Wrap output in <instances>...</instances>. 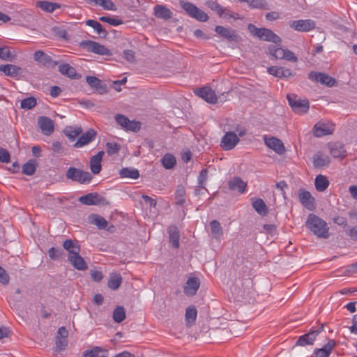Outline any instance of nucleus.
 I'll return each instance as SVG.
<instances>
[{
    "mask_svg": "<svg viewBox=\"0 0 357 357\" xmlns=\"http://www.w3.org/2000/svg\"><path fill=\"white\" fill-rule=\"evenodd\" d=\"M79 202L82 204L92 206V205H102L106 206L109 204L108 201L102 195L96 192H90L85 195L81 196L79 198Z\"/></svg>",
    "mask_w": 357,
    "mask_h": 357,
    "instance_id": "6",
    "label": "nucleus"
},
{
    "mask_svg": "<svg viewBox=\"0 0 357 357\" xmlns=\"http://www.w3.org/2000/svg\"><path fill=\"white\" fill-rule=\"evenodd\" d=\"M96 135L97 132L93 129L87 130L84 133L82 134L73 146L75 148H81L88 145L95 139Z\"/></svg>",
    "mask_w": 357,
    "mask_h": 357,
    "instance_id": "18",
    "label": "nucleus"
},
{
    "mask_svg": "<svg viewBox=\"0 0 357 357\" xmlns=\"http://www.w3.org/2000/svg\"><path fill=\"white\" fill-rule=\"evenodd\" d=\"M208 6L213 10H215V12H217V13L220 15V16H222L225 12V9L223 8L222 6H221L220 5L216 3L215 2H213V1H209L208 2Z\"/></svg>",
    "mask_w": 357,
    "mask_h": 357,
    "instance_id": "58",
    "label": "nucleus"
},
{
    "mask_svg": "<svg viewBox=\"0 0 357 357\" xmlns=\"http://www.w3.org/2000/svg\"><path fill=\"white\" fill-rule=\"evenodd\" d=\"M179 4L190 17L199 22H206L208 20V15L193 3L181 0Z\"/></svg>",
    "mask_w": 357,
    "mask_h": 357,
    "instance_id": "3",
    "label": "nucleus"
},
{
    "mask_svg": "<svg viewBox=\"0 0 357 357\" xmlns=\"http://www.w3.org/2000/svg\"><path fill=\"white\" fill-rule=\"evenodd\" d=\"M195 93L208 103L215 104L217 102V96L210 87L198 88L195 91Z\"/></svg>",
    "mask_w": 357,
    "mask_h": 357,
    "instance_id": "13",
    "label": "nucleus"
},
{
    "mask_svg": "<svg viewBox=\"0 0 357 357\" xmlns=\"http://www.w3.org/2000/svg\"><path fill=\"white\" fill-rule=\"evenodd\" d=\"M66 176L68 179L81 184L89 183L92 179V176L89 172L74 167H70L67 169Z\"/></svg>",
    "mask_w": 357,
    "mask_h": 357,
    "instance_id": "4",
    "label": "nucleus"
},
{
    "mask_svg": "<svg viewBox=\"0 0 357 357\" xmlns=\"http://www.w3.org/2000/svg\"><path fill=\"white\" fill-rule=\"evenodd\" d=\"M239 138L235 132H227L221 139L220 146L225 151L233 149L238 143Z\"/></svg>",
    "mask_w": 357,
    "mask_h": 357,
    "instance_id": "9",
    "label": "nucleus"
},
{
    "mask_svg": "<svg viewBox=\"0 0 357 357\" xmlns=\"http://www.w3.org/2000/svg\"><path fill=\"white\" fill-rule=\"evenodd\" d=\"M306 227L319 238L329 237V227L325 220L314 214H310L305 222Z\"/></svg>",
    "mask_w": 357,
    "mask_h": 357,
    "instance_id": "1",
    "label": "nucleus"
},
{
    "mask_svg": "<svg viewBox=\"0 0 357 357\" xmlns=\"http://www.w3.org/2000/svg\"><path fill=\"white\" fill-rule=\"evenodd\" d=\"M105 154L103 151H99L90 159V169L94 174H98L102 169L101 161Z\"/></svg>",
    "mask_w": 357,
    "mask_h": 357,
    "instance_id": "22",
    "label": "nucleus"
},
{
    "mask_svg": "<svg viewBox=\"0 0 357 357\" xmlns=\"http://www.w3.org/2000/svg\"><path fill=\"white\" fill-rule=\"evenodd\" d=\"M197 310L194 306L188 307L185 310V321L188 326H192L195 323Z\"/></svg>",
    "mask_w": 357,
    "mask_h": 357,
    "instance_id": "41",
    "label": "nucleus"
},
{
    "mask_svg": "<svg viewBox=\"0 0 357 357\" xmlns=\"http://www.w3.org/2000/svg\"><path fill=\"white\" fill-rule=\"evenodd\" d=\"M37 162L35 160H29L22 167V173L26 175H33L36 169Z\"/></svg>",
    "mask_w": 357,
    "mask_h": 357,
    "instance_id": "44",
    "label": "nucleus"
},
{
    "mask_svg": "<svg viewBox=\"0 0 357 357\" xmlns=\"http://www.w3.org/2000/svg\"><path fill=\"white\" fill-rule=\"evenodd\" d=\"M68 259L71 265L79 271H85L88 268L87 264L84 261V258L80 256L79 253L72 256H68Z\"/></svg>",
    "mask_w": 357,
    "mask_h": 357,
    "instance_id": "25",
    "label": "nucleus"
},
{
    "mask_svg": "<svg viewBox=\"0 0 357 357\" xmlns=\"http://www.w3.org/2000/svg\"><path fill=\"white\" fill-rule=\"evenodd\" d=\"M36 7L40 8L42 10L52 13L55 10L61 8V5L58 3L50 2L48 1H38L36 2Z\"/></svg>",
    "mask_w": 357,
    "mask_h": 357,
    "instance_id": "34",
    "label": "nucleus"
},
{
    "mask_svg": "<svg viewBox=\"0 0 357 357\" xmlns=\"http://www.w3.org/2000/svg\"><path fill=\"white\" fill-rule=\"evenodd\" d=\"M308 78L316 82H319L327 86H333L335 83V79L327 74L317 72H310L308 74Z\"/></svg>",
    "mask_w": 357,
    "mask_h": 357,
    "instance_id": "12",
    "label": "nucleus"
},
{
    "mask_svg": "<svg viewBox=\"0 0 357 357\" xmlns=\"http://www.w3.org/2000/svg\"><path fill=\"white\" fill-rule=\"evenodd\" d=\"M38 124L42 132L45 135H50L54 132V122L47 116H40Z\"/></svg>",
    "mask_w": 357,
    "mask_h": 357,
    "instance_id": "20",
    "label": "nucleus"
},
{
    "mask_svg": "<svg viewBox=\"0 0 357 357\" xmlns=\"http://www.w3.org/2000/svg\"><path fill=\"white\" fill-rule=\"evenodd\" d=\"M86 24L92 27L100 38H106L108 33L98 22L93 20H88L86 21Z\"/></svg>",
    "mask_w": 357,
    "mask_h": 357,
    "instance_id": "39",
    "label": "nucleus"
},
{
    "mask_svg": "<svg viewBox=\"0 0 357 357\" xmlns=\"http://www.w3.org/2000/svg\"><path fill=\"white\" fill-rule=\"evenodd\" d=\"M315 22L312 20H298L291 22L290 26L298 31L307 32L315 28Z\"/></svg>",
    "mask_w": 357,
    "mask_h": 357,
    "instance_id": "14",
    "label": "nucleus"
},
{
    "mask_svg": "<svg viewBox=\"0 0 357 357\" xmlns=\"http://www.w3.org/2000/svg\"><path fill=\"white\" fill-rule=\"evenodd\" d=\"M63 132L70 141H74L77 137L82 133V128L81 126H66Z\"/></svg>",
    "mask_w": 357,
    "mask_h": 357,
    "instance_id": "37",
    "label": "nucleus"
},
{
    "mask_svg": "<svg viewBox=\"0 0 357 357\" xmlns=\"http://www.w3.org/2000/svg\"><path fill=\"white\" fill-rule=\"evenodd\" d=\"M84 357H107V351L95 347L84 353Z\"/></svg>",
    "mask_w": 357,
    "mask_h": 357,
    "instance_id": "46",
    "label": "nucleus"
},
{
    "mask_svg": "<svg viewBox=\"0 0 357 357\" xmlns=\"http://www.w3.org/2000/svg\"><path fill=\"white\" fill-rule=\"evenodd\" d=\"M228 186L230 190L238 191L242 194L246 190L247 183L243 181L240 177H234L229 181Z\"/></svg>",
    "mask_w": 357,
    "mask_h": 357,
    "instance_id": "28",
    "label": "nucleus"
},
{
    "mask_svg": "<svg viewBox=\"0 0 357 357\" xmlns=\"http://www.w3.org/2000/svg\"><path fill=\"white\" fill-rule=\"evenodd\" d=\"M115 120L119 125L126 130L137 132L141 128L139 122L130 121L123 114H116L115 116Z\"/></svg>",
    "mask_w": 357,
    "mask_h": 357,
    "instance_id": "10",
    "label": "nucleus"
},
{
    "mask_svg": "<svg viewBox=\"0 0 357 357\" xmlns=\"http://www.w3.org/2000/svg\"><path fill=\"white\" fill-rule=\"evenodd\" d=\"M267 72L279 78H287L294 75L289 69L283 67L271 66L267 68Z\"/></svg>",
    "mask_w": 357,
    "mask_h": 357,
    "instance_id": "26",
    "label": "nucleus"
},
{
    "mask_svg": "<svg viewBox=\"0 0 357 357\" xmlns=\"http://www.w3.org/2000/svg\"><path fill=\"white\" fill-rule=\"evenodd\" d=\"M122 282V278L120 274H113L110 275L107 285L109 288L116 290L117 289Z\"/></svg>",
    "mask_w": 357,
    "mask_h": 357,
    "instance_id": "45",
    "label": "nucleus"
},
{
    "mask_svg": "<svg viewBox=\"0 0 357 357\" xmlns=\"http://www.w3.org/2000/svg\"><path fill=\"white\" fill-rule=\"evenodd\" d=\"M80 46L85 48L89 52L100 55L110 56L111 51L102 45L92 40H83L80 43Z\"/></svg>",
    "mask_w": 357,
    "mask_h": 357,
    "instance_id": "7",
    "label": "nucleus"
},
{
    "mask_svg": "<svg viewBox=\"0 0 357 357\" xmlns=\"http://www.w3.org/2000/svg\"><path fill=\"white\" fill-rule=\"evenodd\" d=\"M287 98L289 105L296 113L303 114L309 110L310 103L308 100L301 99L294 93L288 94Z\"/></svg>",
    "mask_w": 357,
    "mask_h": 357,
    "instance_id": "5",
    "label": "nucleus"
},
{
    "mask_svg": "<svg viewBox=\"0 0 357 357\" xmlns=\"http://www.w3.org/2000/svg\"><path fill=\"white\" fill-rule=\"evenodd\" d=\"M100 20L103 22H107L110 25L118 26L122 24V21L121 20L116 18H112L107 16H102L100 17Z\"/></svg>",
    "mask_w": 357,
    "mask_h": 357,
    "instance_id": "55",
    "label": "nucleus"
},
{
    "mask_svg": "<svg viewBox=\"0 0 357 357\" xmlns=\"http://www.w3.org/2000/svg\"><path fill=\"white\" fill-rule=\"evenodd\" d=\"M59 71L63 75H65L73 79H77L81 75L76 73L75 69L68 63H62L59 66Z\"/></svg>",
    "mask_w": 357,
    "mask_h": 357,
    "instance_id": "30",
    "label": "nucleus"
},
{
    "mask_svg": "<svg viewBox=\"0 0 357 357\" xmlns=\"http://www.w3.org/2000/svg\"><path fill=\"white\" fill-rule=\"evenodd\" d=\"M334 130V125L330 123L318 122L313 128L314 136L321 137L332 134Z\"/></svg>",
    "mask_w": 357,
    "mask_h": 357,
    "instance_id": "17",
    "label": "nucleus"
},
{
    "mask_svg": "<svg viewBox=\"0 0 357 357\" xmlns=\"http://www.w3.org/2000/svg\"><path fill=\"white\" fill-rule=\"evenodd\" d=\"M337 342L334 340H329L321 349H316L310 357H328Z\"/></svg>",
    "mask_w": 357,
    "mask_h": 357,
    "instance_id": "19",
    "label": "nucleus"
},
{
    "mask_svg": "<svg viewBox=\"0 0 357 357\" xmlns=\"http://www.w3.org/2000/svg\"><path fill=\"white\" fill-rule=\"evenodd\" d=\"M101 7L107 10L115 11L116 10L115 4L111 0H102Z\"/></svg>",
    "mask_w": 357,
    "mask_h": 357,
    "instance_id": "60",
    "label": "nucleus"
},
{
    "mask_svg": "<svg viewBox=\"0 0 357 357\" xmlns=\"http://www.w3.org/2000/svg\"><path fill=\"white\" fill-rule=\"evenodd\" d=\"M176 204L178 205H183L185 202V190L182 185L177 186L175 192Z\"/></svg>",
    "mask_w": 357,
    "mask_h": 357,
    "instance_id": "43",
    "label": "nucleus"
},
{
    "mask_svg": "<svg viewBox=\"0 0 357 357\" xmlns=\"http://www.w3.org/2000/svg\"><path fill=\"white\" fill-rule=\"evenodd\" d=\"M324 325L317 329H312L310 332L300 336L296 342V346L312 345L317 336L323 331Z\"/></svg>",
    "mask_w": 357,
    "mask_h": 357,
    "instance_id": "8",
    "label": "nucleus"
},
{
    "mask_svg": "<svg viewBox=\"0 0 357 357\" xmlns=\"http://www.w3.org/2000/svg\"><path fill=\"white\" fill-rule=\"evenodd\" d=\"M0 282L3 284L9 282V276L1 266H0Z\"/></svg>",
    "mask_w": 357,
    "mask_h": 357,
    "instance_id": "62",
    "label": "nucleus"
},
{
    "mask_svg": "<svg viewBox=\"0 0 357 357\" xmlns=\"http://www.w3.org/2000/svg\"><path fill=\"white\" fill-rule=\"evenodd\" d=\"M200 286L199 279L197 278H190L184 287V293L187 296H194L196 294Z\"/></svg>",
    "mask_w": 357,
    "mask_h": 357,
    "instance_id": "21",
    "label": "nucleus"
},
{
    "mask_svg": "<svg viewBox=\"0 0 357 357\" xmlns=\"http://www.w3.org/2000/svg\"><path fill=\"white\" fill-rule=\"evenodd\" d=\"M0 59L4 61H11L13 55L8 47H0Z\"/></svg>",
    "mask_w": 357,
    "mask_h": 357,
    "instance_id": "53",
    "label": "nucleus"
},
{
    "mask_svg": "<svg viewBox=\"0 0 357 357\" xmlns=\"http://www.w3.org/2000/svg\"><path fill=\"white\" fill-rule=\"evenodd\" d=\"M88 84L95 89H96L99 93L102 94L107 91L106 84H103L102 82L96 77L87 76L86 78Z\"/></svg>",
    "mask_w": 357,
    "mask_h": 357,
    "instance_id": "31",
    "label": "nucleus"
},
{
    "mask_svg": "<svg viewBox=\"0 0 357 357\" xmlns=\"http://www.w3.org/2000/svg\"><path fill=\"white\" fill-rule=\"evenodd\" d=\"M207 176H208V170H207V169H203L200 172L199 177H198L199 187L205 189L204 185H205L206 181L207 180Z\"/></svg>",
    "mask_w": 357,
    "mask_h": 357,
    "instance_id": "54",
    "label": "nucleus"
},
{
    "mask_svg": "<svg viewBox=\"0 0 357 357\" xmlns=\"http://www.w3.org/2000/svg\"><path fill=\"white\" fill-rule=\"evenodd\" d=\"M91 275L93 281L100 282L103 278V275L101 271H91Z\"/></svg>",
    "mask_w": 357,
    "mask_h": 357,
    "instance_id": "63",
    "label": "nucleus"
},
{
    "mask_svg": "<svg viewBox=\"0 0 357 357\" xmlns=\"http://www.w3.org/2000/svg\"><path fill=\"white\" fill-rule=\"evenodd\" d=\"M121 178H128L137 179L139 177V171L137 169L125 167L122 168L119 172Z\"/></svg>",
    "mask_w": 357,
    "mask_h": 357,
    "instance_id": "40",
    "label": "nucleus"
},
{
    "mask_svg": "<svg viewBox=\"0 0 357 357\" xmlns=\"http://www.w3.org/2000/svg\"><path fill=\"white\" fill-rule=\"evenodd\" d=\"M212 234L215 238H220L222 235V228L220 222L215 220H212L210 223Z\"/></svg>",
    "mask_w": 357,
    "mask_h": 357,
    "instance_id": "48",
    "label": "nucleus"
},
{
    "mask_svg": "<svg viewBox=\"0 0 357 357\" xmlns=\"http://www.w3.org/2000/svg\"><path fill=\"white\" fill-rule=\"evenodd\" d=\"M33 59L36 61L45 66L54 68L59 64L58 61L52 60L50 55L42 50L36 51L33 54Z\"/></svg>",
    "mask_w": 357,
    "mask_h": 357,
    "instance_id": "16",
    "label": "nucleus"
},
{
    "mask_svg": "<svg viewBox=\"0 0 357 357\" xmlns=\"http://www.w3.org/2000/svg\"><path fill=\"white\" fill-rule=\"evenodd\" d=\"M10 161V155L8 150L0 148V162L8 163Z\"/></svg>",
    "mask_w": 357,
    "mask_h": 357,
    "instance_id": "57",
    "label": "nucleus"
},
{
    "mask_svg": "<svg viewBox=\"0 0 357 357\" xmlns=\"http://www.w3.org/2000/svg\"><path fill=\"white\" fill-rule=\"evenodd\" d=\"M252 8H262L265 6L264 0H247L246 1Z\"/></svg>",
    "mask_w": 357,
    "mask_h": 357,
    "instance_id": "61",
    "label": "nucleus"
},
{
    "mask_svg": "<svg viewBox=\"0 0 357 357\" xmlns=\"http://www.w3.org/2000/svg\"><path fill=\"white\" fill-rule=\"evenodd\" d=\"M161 162L166 169H172L176 163L175 157L169 153L165 154L161 159Z\"/></svg>",
    "mask_w": 357,
    "mask_h": 357,
    "instance_id": "42",
    "label": "nucleus"
},
{
    "mask_svg": "<svg viewBox=\"0 0 357 357\" xmlns=\"http://www.w3.org/2000/svg\"><path fill=\"white\" fill-rule=\"evenodd\" d=\"M167 233L169 234V242L173 248L178 249L179 248V230L175 225H169L167 228Z\"/></svg>",
    "mask_w": 357,
    "mask_h": 357,
    "instance_id": "29",
    "label": "nucleus"
},
{
    "mask_svg": "<svg viewBox=\"0 0 357 357\" xmlns=\"http://www.w3.org/2000/svg\"><path fill=\"white\" fill-rule=\"evenodd\" d=\"M106 148L108 155H112L119 153L121 149V145L116 142H107L106 144Z\"/></svg>",
    "mask_w": 357,
    "mask_h": 357,
    "instance_id": "51",
    "label": "nucleus"
},
{
    "mask_svg": "<svg viewBox=\"0 0 357 357\" xmlns=\"http://www.w3.org/2000/svg\"><path fill=\"white\" fill-rule=\"evenodd\" d=\"M314 185L318 192H324L328 187L329 181L326 176L319 174L315 178Z\"/></svg>",
    "mask_w": 357,
    "mask_h": 357,
    "instance_id": "36",
    "label": "nucleus"
},
{
    "mask_svg": "<svg viewBox=\"0 0 357 357\" xmlns=\"http://www.w3.org/2000/svg\"><path fill=\"white\" fill-rule=\"evenodd\" d=\"M0 71L12 77H17L22 73L21 68L13 64L1 65Z\"/></svg>",
    "mask_w": 357,
    "mask_h": 357,
    "instance_id": "32",
    "label": "nucleus"
},
{
    "mask_svg": "<svg viewBox=\"0 0 357 357\" xmlns=\"http://www.w3.org/2000/svg\"><path fill=\"white\" fill-rule=\"evenodd\" d=\"M331 162L329 157L323 152L318 151L313 156V165L315 168L328 166Z\"/></svg>",
    "mask_w": 357,
    "mask_h": 357,
    "instance_id": "27",
    "label": "nucleus"
},
{
    "mask_svg": "<svg viewBox=\"0 0 357 357\" xmlns=\"http://www.w3.org/2000/svg\"><path fill=\"white\" fill-rule=\"evenodd\" d=\"M37 104L36 99L34 97H29L21 101L20 107L22 109H31Z\"/></svg>",
    "mask_w": 357,
    "mask_h": 357,
    "instance_id": "50",
    "label": "nucleus"
},
{
    "mask_svg": "<svg viewBox=\"0 0 357 357\" xmlns=\"http://www.w3.org/2000/svg\"><path fill=\"white\" fill-rule=\"evenodd\" d=\"M63 247L68 251V256H72L80 252V246L77 241L67 239L63 242Z\"/></svg>",
    "mask_w": 357,
    "mask_h": 357,
    "instance_id": "35",
    "label": "nucleus"
},
{
    "mask_svg": "<svg viewBox=\"0 0 357 357\" xmlns=\"http://www.w3.org/2000/svg\"><path fill=\"white\" fill-rule=\"evenodd\" d=\"M91 222L96 225L100 229H106L108 225L107 221L104 218L97 215H94Z\"/></svg>",
    "mask_w": 357,
    "mask_h": 357,
    "instance_id": "52",
    "label": "nucleus"
},
{
    "mask_svg": "<svg viewBox=\"0 0 357 357\" xmlns=\"http://www.w3.org/2000/svg\"><path fill=\"white\" fill-rule=\"evenodd\" d=\"M154 15L160 19L167 20L172 18V12L165 6L157 4L154 8Z\"/></svg>",
    "mask_w": 357,
    "mask_h": 357,
    "instance_id": "33",
    "label": "nucleus"
},
{
    "mask_svg": "<svg viewBox=\"0 0 357 357\" xmlns=\"http://www.w3.org/2000/svg\"><path fill=\"white\" fill-rule=\"evenodd\" d=\"M269 53L274 56L276 59H284L285 57V50L280 47H276L271 46L268 48Z\"/></svg>",
    "mask_w": 357,
    "mask_h": 357,
    "instance_id": "49",
    "label": "nucleus"
},
{
    "mask_svg": "<svg viewBox=\"0 0 357 357\" xmlns=\"http://www.w3.org/2000/svg\"><path fill=\"white\" fill-rule=\"evenodd\" d=\"M328 149L331 155L335 158H343L346 156V151L342 144L340 143H328Z\"/></svg>",
    "mask_w": 357,
    "mask_h": 357,
    "instance_id": "23",
    "label": "nucleus"
},
{
    "mask_svg": "<svg viewBox=\"0 0 357 357\" xmlns=\"http://www.w3.org/2000/svg\"><path fill=\"white\" fill-rule=\"evenodd\" d=\"M112 317L115 322H122L126 318V312L124 307L122 306H118L114 310Z\"/></svg>",
    "mask_w": 357,
    "mask_h": 357,
    "instance_id": "47",
    "label": "nucleus"
},
{
    "mask_svg": "<svg viewBox=\"0 0 357 357\" xmlns=\"http://www.w3.org/2000/svg\"><path fill=\"white\" fill-rule=\"evenodd\" d=\"M215 31L222 38L229 40L235 41L237 40L238 35L236 31L230 28H225L222 26H216Z\"/></svg>",
    "mask_w": 357,
    "mask_h": 357,
    "instance_id": "24",
    "label": "nucleus"
},
{
    "mask_svg": "<svg viewBox=\"0 0 357 357\" xmlns=\"http://www.w3.org/2000/svg\"><path fill=\"white\" fill-rule=\"evenodd\" d=\"M252 205L255 210L261 215H266L268 212L267 206L264 202V200L261 198L257 199H252Z\"/></svg>",
    "mask_w": 357,
    "mask_h": 357,
    "instance_id": "38",
    "label": "nucleus"
},
{
    "mask_svg": "<svg viewBox=\"0 0 357 357\" xmlns=\"http://www.w3.org/2000/svg\"><path fill=\"white\" fill-rule=\"evenodd\" d=\"M249 31L255 36L258 37L262 40L274 43L280 45L282 40L280 36L273 33L271 29L266 28H257L252 24L248 26Z\"/></svg>",
    "mask_w": 357,
    "mask_h": 357,
    "instance_id": "2",
    "label": "nucleus"
},
{
    "mask_svg": "<svg viewBox=\"0 0 357 357\" xmlns=\"http://www.w3.org/2000/svg\"><path fill=\"white\" fill-rule=\"evenodd\" d=\"M265 144L273 149L276 153L282 155L285 152V147L283 142L275 137H264Z\"/></svg>",
    "mask_w": 357,
    "mask_h": 357,
    "instance_id": "15",
    "label": "nucleus"
},
{
    "mask_svg": "<svg viewBox=\"0 0 357 357\" xmlns=\"http://www.w3.org/2000/svg\"><path fill=\"white\" fill-rule=\"evenodd\" d=\"M49 257L52 259H59L62 255V251L54 247L51 248L48 251Z\"/></svg>",
    "mask_w": 357,
    "mask_h": 357,
    "instance_id": "59",
    "label": "nucleus"
},
{
    "mask_svg": "<svg viewBox=\"0 0 357 357\" xmlns=\"http://www.w3.org/2000/svg\"><path fill=\"white\" fill-rule=\"evenodd\" d=\"M54 32L60 38L67 39L68 33L65 29L60 28H54Z\"/></svg>",
    "mask_w": 357,
    "mask_h": 357,
    "instance_id": "64",
    "label": "nucleus"
},
{
    "mask_svg": "<svg viewBox=\"0 0 357 357\" xmlns=\"http://www.w3.org/2000/svg\"><path fill=\"white\" fill-rule=\"evenodd\" d=\"M56 349L63 351L66 349L68 344V340L66 338L56 337Z\"/></svg>",
    "mask_w": 357,
    "mask_h": 357,
    "instance_id": "56",
    "label": "nucleus"
},
{
    "mask_svg": "<svg viewBox=\"0 0 357 357\" xmlns=\"http://www.w3.org/2000/svg\"><path fill=\"white\" fill-rule=\"evenodd\" d=\"M298 198L303 207L309 211H314L315 209V199L309 191L304 188L299 189Z\"/></svg>",
    "mask_w": 357,
    "mask_h": 357,
    "instance_id": "11",
    "label": "nucleus"
}]
</instances>
